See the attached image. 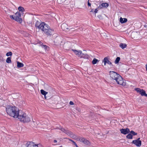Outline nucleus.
<instances>
[{
	"label": "nucleus",
	"instance_id": "72a5a7b5",
	"mask_svg": "<svg viewBox=\"0 0 147 147\" xmlns=\"http://www.w3.org/2000/svg\"><path fill=\"white\" fill-rule=\"evenodd\" d=\"M98 11V10L97 9H95V10L94 11V12L95 13H97V12Z\"/></svg>",
	"mask_w": 147,
	"mask_h": 147
},
{
	"label": "nucleus",
	"instance_id": "ddd939ff",
	"mask_svg": "<svg viewBox=\"0 0 147 147\" xmlns=\"http://www.w3.org/2000/svg\"><path fill=\"white\" fill-rule=\"evenodd\" d=\"M135 90H136L137 92L139 93L142 96H143V93H144L145 91V90L143 89H141L138 88H136Z\"/></svg>",
	"mask_w": 147,
	"mask_h": 147
},
{
	"label": "nucleus",
	"instance_id": "f704fd0d",
	"mask_svg": "<svg viewBox=\"0 0 147 147\" xmlns=\"http://www.w3.org/2000/svg\"><path fill=\"white\" fill-rule=\"evenodd\" d=\"M57 142V141L56 140H54V143H56Z\"/></svg>",
	"mask_w": 147,
	"mask_h": 147
},
{
	"label": "nucleus",
	"instance_id": "412c9836",
	"mask_svg": "<svg viewBox=\"0 0 147 147\" xmlns=\"http://www.w3.org/2000/svg\"><path fill=\"white\" fill-rule=\"evenodd\" d=\"M120 57H117L116 58V59L115 61V64L118 63L120 60Z\"/></svg>",
	"mask_w": 147,
	"mask_h": 147
},
{
	"label": "nucleus",
	"instance_id": "393cba45",
	"mask_svg": "<svg viewBox=\"0 0 147 147\" xmlns=\"http://www.w3.org/2000/svg\"><path fill=\"white\" fill-rule=\"evenodd\" d=\"M6 62L8 63H11V58L10 57H8L7 59Z\"/></svg>",
	"mask_w": 147,
	"mask_h": 147
},
{
	"label": "nucleus",
	"instance_id": "aec40b11",
	"mask_svg": "<svg viewBox=\"0 0 147 147\" xmlns=\"http://www.w3.org/2000/svg\"><path fill=\"white\" fill-rule=\"evenodd\" d=\"M40 92L41 94L44 95L45 96V98H46V95L47 94L48 92L44 91L43 90H40Z\"/></svg>",
	"mask_w": 147,
	"mask_h": 147
},
{
	"label": "nucleus",
	"instance_id": "e433bc0d",
	"mask_svg": "<svg viewBox=\"0 0 147 147\" xmlns=\"http://www.w3.org/2000/svg\"><path fill=\"white\" fill-rule=\"evenodd\" d=\"M146 70L147 71V64L146 65Z\"/></svg>",
	"mask_w": 147,
	"mask_h": 147
},
{
	"label": "nucleus",
	"instance_id": "4468645a",
	"mask_svg": "<svg viewBox=\"0 0 147 147\" xmlns=\"http://www.w3.org/2000/svg\"><path fill=\"white\" fill-rule=\"evenodd\" d=\"M127 21V19L126 18L123 19L121 17L120 19V22L121 24H123L126 22Z\"/></svg>",
	"mask_w": 147,
	"mask_h": 147
},
{
	"label": "nucleus",
	"instance_id": "6e6552de",
	"mask_svg": "<svg viewBox=\"0 0 147 147\" xmlns=\"http://www.w3.org/2000/svg\"><path fill=\"white\" fill-rule=\"evenodd\" d=\"M80 142H82L86 145H90V144L89 141L84 138H81Z\"/></svg>",
	"mask_w": 147,
	"mask_h": 147
},
{
	"label": "nucleus",
	"instance_id": "c9c22d12",
	"mask_svg": "<svg viewBox=\"0 0 147 147\" xmlns=\"http://www.w3.org/2000/svg\"><path fill=\"white\" fill-rule=\"evenodd\" d=\"M75 145L76 146V147H78V145L76 144H75Z\"/></svg>",
	"mask_w": 147,
	"mask_h": 147
},
{
	"label": "nucleus",
	"instance_id": "9d476101",
	"mask_svg": "<svg viewBox=\"0 0 147 147\" xmlns=\"http://www.w3.org/2000/svg\"><path fill=\"white\" fill-rule=\"evenodd\" d=\"M121 133L124 134H126L130 132L129 130V129L126 128V129H120Z\"/></svg>",
	"mask_w": 147,
	"mask_h": 147
},
{
	"label": "nucleus",
	"instance_id": "4be33fe9",
	"mask_svg": "<svg viewBox=\"0 0 147 147\" xmlns=\"http://www.w3.org/2000/svg\"><path fill=\"white\" fill-rule=\"evenodd\" d=\"M99 61L96 58H94L93 59V60L92 61V63L93 64H96L97 62H98Z\"/></svg>",
	"mask_w": 147,
	"mask_h": 147
},
{
	"label": "nucleus",
	"instance_id": "423d86ee",
	"mask_svg": "<svg viewBox=\"0 0 147 147\" xmlns=\"http://www.w3.org/2000/svg\"><path fill=\"white\" fill-rule=\"evenodd\" d=\"M68 135L71 138H73L75 140H76L77 141H80V140L81 139V138L77 136L74 134H73V133L71 131L69 133H68Z\"/></svg>",
	"mask_w": 147,
	"mask_h": 147
},
{
	"label": "nucleus",
	"instance_id": "f8f14e48",
	"mask_svg": "<svg viewBox=\"0 0 147 147\" xmlns=\"http://www.w3.org/2000/svg\"><path fill=\"white\" fill-rule=\"evenodd\" d=\"M102 62H104V64L105 65H106V64L107 63L109 65L112 64L111 62L109 61L108 58L107 57H106L104 58Z\"/></svg>",
	"mask_w": 147,
	"mask_h": 147
},
{
	"label": "nucleus",
	"instance_id": "7c9ffc66",
	"mask_svg": "<svg viewBox=\"0 0 147 147\" xmlns=\"http://www.w3.org/2000/svg\"><path fill=\"white\" fill-rule=\"evenodd\" d=\"M143 93V96H145L147 97V94H146V91H145L144 93Z\"/></svg>",
	"mask_w": 147,
	"mask_h": 147
},
{
	"label": "nucleus",
	"instance_id": "c85d7f7f",
	"mask_svg": "<svg viewBox=\"0 0 147 147\" xmlns=\"http://www.w3.org/2000/svg\"><path fill=\"white\" fill-rule=\"evenodd\" d=\"M3 61V58L0 55V61Z\"/></svg>",
	"mask_w": 147,
	"mask_h": 147
},
{
	"label": "nucleus",
	"instance_id": "4c0bfd02",
	"mask_svg": "<svg viewBox=\"0 0 147 147\" xmlns=\"http://www.w3.org/2000/svg\"><path fill=\"white\" fill-rule=\"evenodd\" d=\"M93 9H92L90 11V12H93Z\"/></svg>",
	"mask_w": 147,
	"mask_h": 147
},
{
	"label": "nucleus",
	"instance_id": "bb28decb",
	"mask_svg": "<svg viewBox=\"0 0 147 147\" xmlns=\"http://www.w3.org/2000/svg\"><path fill=\"white\" fill-rule=\"evenodd\" d=\"M130 133L131 134V135H133V136H135L137 134V133H135L134 131L133 130L131 131L130 132Z\"/></svg>",
	"mask_w": 147,
	"mask_h": 147
},
{
	"label": "nucleus",
	"instance_id": "6ab92c4d",
	"mask_svg": "<svg viewBox=\"0 0 147 147\" xmlns=\"http://www.w3.org/2000/svg\"><path fill=\"white\" fill-rule=\"evenodd\" d=\"M17 67H18L20 68L23 67L24 66V64L21 63L19 62L18 61L17 62Z\"/></svg>",
	"mask_w": 147,
	"mask_h": 147
},
{
	"label": "nucleus",
	"instance_id": "f257e3e1",
	"mask_svg": "<svg viewBox=\"0 0 147 147\" xmlns=\"http://www.w3.org/2000/svg\"><path fill=\"white\" fill-rule=\"evenodd\" d=\"M35 27L39 30H41L44 33L48 35H52L53 30L50 28V27L45 22L40 23L37 21L35 24Z\"/></svg>",
	"mask_w": 147,
	"mask_h": 147
},
{
	"label": "nucleus",
	"instance_id": "b1692460",
	"mask_svg": "<svg viewBox=\"0 0 147 147\" xmlns=\"http://www.w3.org/2000/svg\"><path fill=\"white\" fill-rule=\"evenodd\" d=\"M126 137L127 138L131 139L132 138V135L130 133L127 135Z\"/></svg>",
	"mask_w": 147,
	"mask_h": 147
},
{
	"label": "nucleus",
	"instance_id": "cd10ccee",
	"mask_svg": "<svg viewBox=\"0 0 147 147\" xmlns=\"http://www.w3.org/2000/svg\"><path fill=\"white\" fill-rule=\"evenodd\" d=\"M65 26H67V25L66 24H62V25L61 26V28L62 29H63L64 30H65V29L64 28H63L64 27H65Z\"/></svg>",
	"mask_w": 147,
	"mask_h": 147
},
{
	"label": "nucleus",
	"instance_id": "a878e982",
	"mask_svg": "<svg viewBox=\"0 0 147 147\" xmlns=\"http://www.w3.org/2000/svg\"><path fill=\"white\" fill-rule=\"evenodd\" d=\"M12 55V53L11 52L9 51L7 52L6 54V55L7 56H11Z\"/></svg>",
	"mask_w": 147,
	"mask_h": 147
},
{
	"label": "nucleus",
	"instance_id": "39448f33",
	"mask_svg": "<svg viewBox=\"0 0 147 147\" xmlns=\"http://www.w3.org/2000/svg\"><path fill=\"white\" fill-rule=\"evenodd\" d=\"M9 17L11 19L20 23L22 22L21 15L19 12H17L14 15H10Z\"/></svg>",
	"mask_w": 147,
	"mask_h": 147
},
{
	"label": "nucleus",
	"instance_id": "7ed1b4c3",
	"mask_svg": "<svg viewBox=\"0 0 147 147\" xmlns=\"http://www.w3.org/2000/svg\"><path fill=\"white\" fill-rule=\"evenodd\" d=\"M6 111L8 115L15 118H18L20 111L16 107L10 106H8L6 108Z\"/></svg>",
	"mask_w": 147,
	"mask_h": 147
},
{
	"label": "nucleus",
	"instance_id": "2eb2a0df",
	"mask_svg": "<svg viewBox=\"0 0 147 147\" xmlns=\"http://www.w3.org/2000/svg\"><path fill=\"white\" fill-rule=\"evenodd\" d=\"M108 5H109L107 3H103L101 4V5H99V7L101 8L103 7H107Z\"/></svg>",
	"mask_w": 147,
	"mask_h": 147
},
{
	"label": "nucleus",
	"instance_id": "f03ea898",
	"mask_svg": "<svg viewBox=\"0 0 147 147\" xmlns=\"http://www.w3.org/2000/svg\"><path fill=\"white\" fill-rule=\"evenodd\" d=\"M109 74L112 79L115 80L118 84L123 86L125 85V82L123 81L122 77L119 74L113 71H110Z\"/></svg>",
	"mask_w": 147,
	"mask_h": 147
},
{
	"label": "nucleus",
	"instance_id": "9b49d317",
	"mask_svg": "<svg viewBox=\"0 0 147 147\" xmlns=\"http://www.w3.org/2000/svg\"><path fill=\"white\" fill-rule=\"evenodd\" d=\"M38 145L37 144H34V143L32 142H28L26 144V145L27 147H30V145L32 146L33 147L35 146L36 147H38Z\"/></svg>",
	"mask_w": 147,
	"mask_h": 147
},
{
	"label": "nucleus",
	"instance_id": "f3484780",
	"mask_svg": "<svg viewBox=\"0 0 147 147\" xmlns=\"http://www.w3.org/2000/svg\"><path fill=\"white\" fill-rule=\"evenodd\" d=\"M61 131H63V132L65 133L67 135H68V133H69L71 131H69L68 130H65L64 129V128H61Z\"/></svg>",
	"mask_w": 147,
	"mask_h": 147
},
{
	"label": "nucleus",
	"instance_id": "0eeeda50",
	"mask_svg": "<svg viewBox=\"0 0 147 147\" xmlns=\"http://www.w3.org/2000/svg\"><path fill=\"white\" fill-rule=\"evenodd\" d=\"M140 139V138H138L137 140H133L132 143L137 146H140L141 144V141L139 140Z\"/></svg>",
	"mask_w": 147,
	"mask_h": 147
},
{
	"label": "nucleus",
	"instance_id": "dca6fc26",
	"mask_svg": "<svg viewBox=\"0 0 147 147\" xmlns=\"http://www.w3.org/2000/svg\"><path fill=\"white\" fill-rule=\"evenodd\" d=\"M89 58V56L87 54H82L81 56V58H84L86 59H88Z\"/></svg>",
	"mask_w": 147,
	"mask_h": 147
},
{
	"label": "nucleus",
	"instance_id": "c756f323",
	"mask_svg": "<svg viewBox=\"0 0 147 147\" xmlns=\"http://www.w3.org/2000/svg\"><path fill=\"white\" fill-rule=\"evenodd\" d=\"M69 141L72 142L74 144V145H75V144H76V142L74 141L73 140H72L71 139H69Z\"/></svg>",
	"mask_w": 147,
	"mask_h": 147
},
{
	"label": "nucleus",
	"instance_id": "473e14b6",
	"mask_svg": "<svg viewBox=\"0 0 147 147\" xmlns=\"http://www.w3.org/2000/svg\"><path fill=\"white\" fill-rule=\"evenodd\" d=\"M69 104L70 105H74V103L72 101H70L69 102Z\"/></svg>",
	"mask_w": 147,
	"mask_h": 147
},
{
	"label": "nucleus",
	"instance_id": "20e7f679",
	"mask_svg": "<svg viewBox=\"0 0 147 147\" xmlns=\"http://www.w3.org/2000/svg\"><path fill=\"white\" fill-rule=\"evenodd\" d=\"M20 113L18 115V118L20 121L23 122H29L30 120V119L26 113L20 111Z\"/></svg>",
	"mask_w": 147,
	"mask_h": 147
},
{
	"label": "nucleus",
	"instance_id": "a211bd4d",
	"mask_svg": "<svg viewBox=\"0 0 147 147\" xmlns=\"http://www.w3.org/2000/svg\"><path fill=\"white\" fill-rule=\"evenodd\" d=\"M127 46L126 44L125 43H121L119 44V47L123 49L126 48Z\"/></svg>",
	"mask_w": 147,
	"mask_h": 147
},
{
	"label": "nucleus",
	"instance_id": "58836bf2",
	"mask_svg": "<svg viewBox=\"0 0 147 147\" xmlns=\"http://www.w3.org/2000/svg\"><path fill=\"white\" fill-rule=\"evenodd\" d=\"M44 46H45V47H46V46H45V45Z\"/></svg>",
	"mask_w": 147,
	"mask_h": 147
},
{
	"label": "nucleus",
	"instance_id": "5701e85b",
	"mask_svg": "<svg viewBox=\"0 0 147 147\" xmlns=\"http://www.w3.org/2000/svg\"><path fill=\"white\" fill-rule=\"evenodd\" d=\"M18 9L21 12H23L24 11V8L23 7L21 6L18 7Z\"/></svg>",
	"mask_w": 147,
	"mask_h": 147
},
{
	"label": "nucleus",
	"instance_id": "1a4fd4ad",
	"mask_svg": "<svg viewBox=\"0 0 147 147\" xmlns=\"http://www.w3.org/2000/svg\"><path fill=\"white\" fill-rule=\"evenodd\" d=\"M76 55L78 56L79 57L81 58V56L82 55V53L81 51H77L75 49H73L72 50Z\"/></svg>",
	"mask_w": 147,
	"mask_h": 147
},
{
	"label": "nucleus",
	"instance_id": "2f4dec72",
	"mask_svg": "<svg viewBox=\"0 0 147 147\" xmlns=\"http://www.w3.org/2000/svg\"><path fill=\"white\" fill-rule=\"evenodd\" d=\"M89 0H88V6H90L91 5V4L89 2Z\"/></svg>",
	"mask_w": 147,
	"mask_h": 147
}]
</instances>
